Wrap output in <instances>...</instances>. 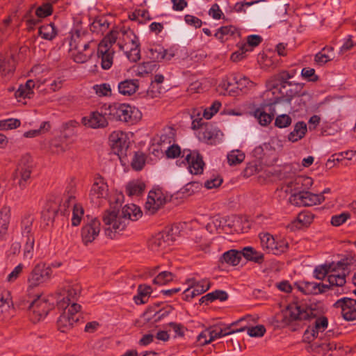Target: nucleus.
I'll list each match as a JSON object with an SVG mask.
<instances>
[{
	"label": "nucleus",
	"mask_w": 356,
	"mask_h": 356,
	"mask_svg": "<svg viewBox=\"0 0 356 356\" xmlns=\"http://www.w3.org/2000/svg\"><path fill=\"white\" fill-rule=\"evenodd\" d=\"M120 207L121 204L116 202L115 205L111 206L102 216V221L107 227L105 234L111 238H113V232L115 233L125 229L130 220H137L142 216V211L135 204H132V207L124 206L121 211Z\"/></svg>",
	"instance_id": "f257e3e1"
},
{
	"label": "nucleus",
	"mask_w": 356,
	"mask_h": 356,
	"mask_svg": "<svg viewBox=\"0 0 356 356\" xmlns=\"http://www.w3.org/2000/svg\"><path fill=\"white\" fill-rule=\"evenodd\" d=\"M294 74V72L282 71L266 81L267 88L269 90H273V95L275 93L279 95L273 99H270L273 104L289 106L294 97L300 96L299 92L302 86L289 81L293 77Z\"/></svg>",
	"instance_id": "f03ea898"
},
{
	"label": "nucleus",
	"mask_w": 356,
	"mask_h": 356,
	"mask_svg": "<svg viewBox=\"0 0 356 356\" xmlns=\"http://www.w3.org/2000/svg\"><path fill=\"white\" fill-rule=\"evenodd\" d=\"M286 310L288 315L285 316L284 322L290 324L293 321H309L316 318L314 326L312 327V337H318V332H323L328 326V319L321 316L316 318L314 309L307 305H300L298 303L289 304Z\"/></svg>",
	"instance_id": "7ed1b4c3"
},
{
	"label": "nucleus",
	"mask_w": 356,
	"mask_h": 356,
	"mask_svg": "<svg viewBox=\"0 0 356 356\" xmlns=\"http://www.w3.org/2000/svg\"><path fill=\"white\" fill-rule=\"evenodd\" d=\"M355 260L353 257H346L339 261L332 269V272L334 273L328 275L327 281L329 285L319 283L317 294L325 293L331 287L343 286L346 281V277L350 273V266L354 264Z\"/></svg>",
	"instance_id": "20e7f679"
},
{
	"label": "nucleus",
	"mask_w": 356,
	"mask_h": 356,
	"mask_svg": "<svg viewBox=\"0 0 356 356\" xmlns=\"http://www.w3.org/2000/svg\"><path fill=\"white\" fill-rule=\"evenodd\" d=\"M35 168L33 158L29 154L23 155L19 160L13 173V184L21 190L26 188L31 182V174Z\"/></svg>",
	"instance_id": "39448f33"
},
{
	"label": "nucleus",
	"mask_w": 356,
	"mask_h": 356,
	"mask_svg": "<svg viewBox=\"0 0 356 356\" xmlns=\"http://www.w3.org/2000/svg\"><path fill=\"white\" fill-rule=\"evenodd\" d=\"M105 115L109 120L129 124L136 123L140 118V111L128 104L113 103L108 106Z\"/></svg>",
	"instance_id": "423d86ee"
},
{
	"label": "nucleus",
	"mask_w": 356,
	"mask_h": 356,
	"mask_svg": "<svg viewBox=\"0 0 356 356\" xmlns=\"http://www.w3.org/2000/svg\"><path fill=\"white\" fill-rule=\"evenodd\" d=\"M325 199L322 194H315L302 189L291 194L289 202L297 207H312L322 203Z\"/></svg>",
	"instance_id": "0eeeda50"
},
{
	"label": "nucleus",
	"mask_w": 356,
	"mask_h": 356,
	"mask_svg": "<svg viewBox=\"0 0 356 356\" xmlns=\"http://www.w3.org/2000/svg\"><path fill=\"white\" fill-rule=\"evenodd\" d=\"M28 303L30 319L34 323L44 318L53 307L46 299L41 298L39 296Z\"/></svg>",
	"instance_id": "6e6552de"
},
{
	"label": "nucleus",
	"mask_w": 356,
	"mask_h": 356,
	"mask_svg": "<svg viewBox=\"0 0 356 356\" xmlns=\"http://www.w3.org/2000/svg\"><path fill=\"white\" fill-rule=\"evenodd\" d=\"M101 230V222L97 218H90L86 216L83 219V225L81 229V236L83 243L88 245L93 242L99 236Z\"/></svg>",
	"instance_id": "1a4fd4ad"
},
{
	"label": "nucleus",
	"mask_w": 356,
	"mask_h": 356,
	"mask_svg": "<svg viewBox=\"0 0 356 356\" xmlns=\"http://www.w3.org/2000/svg\"><path fill=\"white\" fill-rule=\"evenodd\" d=\"M254 83L245 76L239 74H232L227 82H224L222 87L225 90L229 91L233 95H238V90L246 92L247 90L253 87Z\"/></svg>",
	"instance_id": "9d476101"
},
{
	"label": "nucleus",
	"mask_w": 356,
	"mask_h": 356,
	"mask_svg": "<svg viewBox=\"0 0 356 356\" xmlns=\"http://www.w3.org/2000/svg\"><path fill=\"white\" fill-rule=\"evenodd\" d=\"M276 104L272 101L264 102L260 106L256 108L252 113V115L257 120L259 124L261 126H268L273 120L276 113Z\"/></svg>",
	"instance_id": "9b49d317"
},
{
	"label": "nucleus",
	"mask_w": 356,
	"mask_h": 356,
	"mask_svg": "<svg viewBox=\"0 0 356 356\" xmlns=\"http://www.w3.org/2000/svg\"><path fill=\"white\" fill-rule=\"evenodd\" d=\"M52 270L45 264H38L32 270L28 278L30 287H34L50 280Z\"/></svg>",
	"instance_id": "f8f14e48"
},
{
	"label": "nucleus",
	"mask_w": 356,
	"mask_h": 356,
	"mask_svg": "<svg viewBox=\"0 0 356 356\" xmlns=\"http://www.w3.org/2000/svg\"><path fill=\"white\" fill-rule=\"evenodd\" d=\"M81 291V286L79 284H69L59 292L58 298H60L62 296L63 297L58 302V306L60 308H67L71 302L77 300Z\"/></svg>",
	"instance_id": "ddd939ff"
},
{
	"label": "nucleus",
	"mask_w": 356,
	"mask_h": 356,
	"mask_svg": "<svg viewBox=\"0 0 356 356\" xmlns=\"http://www.w3.org/2000/svg\"><path fill=\"white\" fill-rule=\"evenodd\" d=\"M165 203L166 197H164L161 191H151L149 193L147 200L145 205V209L148 214L154 215Z\"/></svg>",
	"instance_id": "4468645a"
},
{
	"label": "nucleus",
	"mask_w": 356,
	"mask_h": 356,
	"mask_svg": "<svg viewBox=\"0 0 356 356\" xmlns=\"http://www.w3.org/2000/svg\"><path fill=\"white\" fill-rule=\"evenodd\" d=\"M336 308H341V316L347 321L356 319V308L353 306V299L343 297L337 300L333 305Z\"/></svg>",
	"instance_id": "2eb2a0df"
},
{
	"label": "nucleus",
	"mask_w": 356,
	"mask_h": 356,
	"mask_svg": "<svg viewBox=\"0 0 356 356\" xmlns=\"http://www.w3.org/2000/svg\"><path fill=\"white\" fill-rule=\"evenodd\" d=\"M186 152L188 154L186 155L185 160L188 165L190 172L193 175L202 174L204 166L202 155L198 152H192L186 149L184 150L183 154H184Z\"/></svg>",
	"instance_id": "dca6fc26"
},
{
	"label": "nucleus",
	"mask_w": 356,
	"mask_h": 356,
	"mask_svg": "<svg viewBox=\"0 0 356 356\" xmlns=\"http://www.w3.org/2000/svg\"><path fill=\"white\" fill-rule=\"evenodd\" d=\"M110 145L115 154L121 156L126 154L128 148L127 143L123 133L113 132L109 136Z\"/></svg>",
	"instance_id": "f3484780"
},
{
	"label": "nucleus",
	"mask_w": 356,
	"mask_h": 356,
	"mask_svg": "<svg viewBox=\"0 0 356 356\" xmlns=\"http://www.w3.org/2000/svg\"><path fill=\"white\" fill-rule=\"evenodd\" d=\"M81 122L85 126L93 129L104 128L108 125L105 116L97 111L92 112L89 116L83 117Z\"/></svg>",
	"instance_id": "a211bd4d"
},
{
	"label": "nucleus",
	"mask_w": 356,
	"mask_h": 356,
	"mask_svg": "<svg viewBox=\"0 0 356 356\" xmlns=\"http://www.w3.org/2000/svg\"><path fill=\"white\" fill-rule=\"evenodd\" d=\"M74 193V186L72 184L69 185L67 187L65 193L63 194L62 202L60 203L58 207V211L61 213V214L65 215L70 207L72 206V208H74V204H78L76 203V197Z\"/></svg>",
	"instance_id": "6ab92c4d"
},
{
	"label": "nucleus",
	"mask_w": 356,
	"mask_h": 356,
	"mask_svg": "<svg viewBox=\"0 0 356 356\" xmlns=\"http://www.w3.org/2000/svg\"><path fill=\"white\" fill-rule=\"evenodd\" d=\"M107 191L108 186L104 182L103 177L97 174L95 177V182L90 191V195L97 198H102L106 195Z\"/></svg>",
	"instance_id": "aec40b11"
},
{
	"label": "nucleus",
	"mask_w": 356,
	"mask_h": 356,
	"mask_svg": "<svg viewBox=\"0 0 356 356\" xmlns=\"http://www.w3.org/2000/svg\"><path fill=\"white\" fill-rule=\"evenodd\" d=\"M220 134V130L211 124H206L202 128L201 140L209 145H215Z\"/></svg>",
	"instance_id": "412c9836"
},
{
	"label": "nucleus",
	"mask_w": 356,
	"mask_h": 356,
	"mask_svg": "<svg viewBox=\"0 0 356 356\" xmlns=\"http://www.w3.org/2000/svg\"><path fill=\"white\" fill-rule=\"evenodd\" d=\"M174 56V54H168L167 49L161 45H155L149 49V58L155 63L165 58L170 60Z\"/></svg>",
	"instance_id": "4be33fe9"
},
{
	"label": "nucleus",
	"mask_w": 356,
	"mask_h": 356,
	"mask_svg": "<svg viewBox=\"0 0 356 356\" xmlns=\"http://www.w3.org/2000/svg\"><path fill=\"white\" fill-rule=\"evenodd\" d=\"M139 88L138 79H126L119 83V92L123 95L130 96L134 94Z\"/></svg>",
	"instance_id": "5701e85b"
},
{
	"label": "nucleus",
	"mask_w": 356,
	"mask_h": 356,
	"mask_svg": "<svg viewBox=\"0 0 356 356\" xmlns=\"http://www.w3.org/2000/svg\"><path fill=\"white\" fill-rule=\"evenodd\" d=\"M34 87L35 81L32 79H29L28 81H26L25 84L19 85L18 89L15 92V98H32L34 94V92L33 90Z\"/></svg>",
	"instance_id": "b1692460"
},
{
	"label": "nucleus",
	"mask_w": 356,
	"mask_h": 356,
	"mask_svg": "<svg viewBox=\"0 0 356 356\" xmlns=\"http://www.w3.org/2000/svg\"><path fill=\"white\" fill-rule=\"evenodd\" d=\"M113 50L98 47L97 56L99 58H101L102 69L108 70L111 67L113 63Z\"/></svg>",
	"instance_id": "393cba45"
},
{
	"label": "nucleus",
	"mask_w": 356,
	"mask_h": 356,
	"mask_svg": "<svg viewBox=\"0 0 356 356\" xmlns=\"http://www.w3.org/2000/svg\"><path fill=\"white\" fill-rule=\"evenodd\" d=\"M35 218L31 214L24 215L21 220V233L23 237L26 238L34 237L33 232V223Z\"/></svg>",
	"instance_id": "a878e982"
},
{
	"label": "nucleus",
	"mask_w": 356,
	"mask_h": 356,
	"mask_svg": "<svg viewBox=\"0 0 356 356\" xmlns=\"http://www.w3.org/2000/svg\"><path fill=\"white\" fill-rule=\"evenodd\" d=\"M307 131V124L303 121H299L296 123L293 130L288 135V139L293 143L297 142L305 137Z\"/></svg>",
	"instance_id": "bb28decb"
},
{
	"label": "nucleus",
	"mask_w": 356,
	"mask_h": 356,
	"mask_svg": "<svg viewBox=\"0 0 356 356\" xmlns=\"http://www.w3.org/2000/svg\"><path fill=\"white\" fill-rule=\"evenodd\" d=\"M241 258V251L232 249L223 253L219 261L222 264L226 263L232 266H236L240 263Z\"/></svg>",
	"instance_id": "cd10ccee"
},
{
	"label": "nucleus",
	"mask_w": 356,
	"mask_h": 356,
	"mask_svg": "<svg viewBox=\"0 0 356 356\" xmlns=\"http://www.w3.org/2000/svg\"><path fill=\"white\" fill-rule=\"evenodd\" d=\"M9 292L0 293V320L3 321L10 316V303L12 302L8 298Z\"/></svg>",
	"instance_id": "c85d7f7f"
},
{
	"label": "nucleus",
	"mask_w": 356,
	"mask_h": 356,
	"mask_svg": "<svg viewBox=\"0 0 356 356\" xmlns=\"http://www.w3.org/2000/svg\"><path fill=\"white\" fill-rule=\"evenodd\" d=\"M64 309V312L57 321L58 328L62 332H67L72 327L74 323L78 321V318H73L74 317L66 313V308Z\"/></svg>",
	"instance_id": "c756f323"
},
{
	"label": "nucleus",
	"mask_w": 356,
	"mask_h": 356,
	"mask_svg": "<svg viewBox=\"0 0 356 356\" xmlns=\"http://www.w3.org/2000/svg\"><path fill=\"white\" fill-rule=\"evenodd\" d=\"M228 299V294L226 291L222 290H216L213 292L209 293L205 296H202L199 300L200 305L205 303L208 305L209 302H212L216 300H219L220 301H225Z\"/></svg>",
	"instance_id": "7c9ffc66"
},
{
	"label": "nucleus",
	"mask_w": 356,
	"mask_h": 356,
	"mask_svg": "<svg viewBox=\"0 0 356 356\" xmlns=\"http://www.w3.org/2000/svg\"><path fill=\"white\" fill-rule=\"evenodd\" d=\"M287 13V5L278 3L274 6L269 13V19L270 20H278L280 22L285 21Z\"/></svg>",
	"instance_id": "2f4dec72"
},
{
	"label": "nucleus",
	"mask_w": 356,
	"mask_h": 356,
	"mask_svg": "<svg viewBox=\"0 0 356 356\" xmlns=\"http://www.w3.org/2000/svg\"><path fill=\"white\" fill-rule=\"evenodd\" d=\"M241 256L247 260L254 261L257 264H261L264 261V254L256 251L253 248L247 246L241 251Z\"/></svg>",
	"instance_id": "473e14b6"
},
{
	"label": "nucleus",
	"mask_w": 356,
	"mask_h": 356,
	"mask_svg": "<svg viewBox=\"0 0 356 356\" xmlns=\"http://www.w3.org/2000/svg\"><path fill=\"white\" fill-rule=\"evenodd\" d=\"M57 34V29L54 23L42 25L38 29V35L47 40H52Z\"/></svg>",
	"instance_id": "72a5a7b5"
},
{
	"label": "nucleus",
	"mask_w": 356,
	"mask_h": 356,
	"mask_svg": "<svg viewBox=\"0 0 356 356\" xmlns=\"http://www.w3.org/2000/svg\"><path fill=\"white\" fill-rule=\"evenodd\" d=\"M130 33L134 35V39H131V42L134 45L130 51L126 52L127 58L133 63H136L140 59V43L138 42V37L134 35L133 31H129Z\"/></svg>",
	"instance_id": "f704fd0d"
},
{
	"label": "nucleus",
	"mask_w": 356,
	"mask_h": 356,
	"mask_svg": "<svg viewBox=\"0 0 356 356\" xmlns=\"http://www.w3.org/2000/svg\"><path fill=\"white\" fill-rule=\"evenodd\" d=\"M151 293L152 288L150 286L140 284L138 286V294L134 297L136 304L140 305L146 303Z\"/></svg>",
	"instance_id": "c9c22d12"
},
{
	"label": "nucleus",
	"mask_w": 356,
	"mask_h": 356,
	"mask_svg": "<svg viewBox=\"0 0 356 356\" xmlns=\"http://www.w3.org/2000/svg\"><path fill=\"white\" fill-rule=\"evenodd\" d=\"M224 325L222 323L213 325L208 327L209 339L208 341H204V343H210L211 341L216 339L225 337V334L222 331V327Z\"/></svg>",
	"instance_id": "e433bc0d"
},
{
	"label": "nucleus",
	"mask_w": 356,
	"mask_h": 356,
	"mask_svg": "<svg viewBox=\"0 0 356 356\" xmlns=\"http://www.w3.org/2000/svg\"><path fill=\"white\" fill-rule=\"evenodd\" d=\"M159 65L151 60V61L143 62L137 66L136 73L138 76H143L145 74L152 73L156 70Z\"/></svg>",
	"instance_id": "4c0bfd02"
},
{
	"label": "nucleus",
	"mask_w": 356,
	"mask_h": 356,
	"mask_svg": "<svg viewBox=\"0 0 356 356\" xmlns=\"http://www.w3.org/2000/svg\"><path fill=\"white\" fill-rule=\"evenodd\" d=\"M145 185L143 182L131 181L126 186V193L129 196L140 195L143 193Z\"/></svg>",
	"instance_id": "58836bf2"
},
{
	"label": "nucleus",
	"mask_w": 356,
	"mask_h": 356,
	"mask_svg": "<svg viewBox=\"0 0 356 356\" xmlns=\"http://www.w3.org/2000/svg\"><path fill=\"white\" fill-rule=\"evenodd\" d=\"M118 32L117 31L112 30L109 31L99 42L98 47L111 49L113 44L115 43L118 39Z\"/></svg>",
	"instance_id": "ea45409f"
},
{
	"label": "nucleus",
	"mask_w": 356,
	"mask_h": 356,
	"mask_svg": "<svg viewBox=\"0 0 356 356\" xmlns=\"http://www.w3.org/2000/svg\"><path fill=\"white\" fill-rule=\"evenodd\" d=\"M175 275L167 270L159 273L153 280V284L157 285H165L172 282L175 278Z\"/></svg>",
	"instance_id": "a19ab883"
},
{
	"label": "nucleus",
	"mask_w": 356,
	"mask_h": 356,
	"mask_svg": "<svg viewBox=\"0 0 356 356\" xmlns=\"http://www.w3.org/2000/svg\"><path fill=\"white\" fill-rule=\"evenodd\" d=\"M298 289L305 294H317L319 284L315 282H301L296 284Z\"/></svg>",
	"instance_id": "79ce46f5"
},
{
	"label": "nucleus",
	"mask_w": 356,
	"mask_h": 356,
	"mask_svg": "<svg viewBox=\"0 0 356 356\" xmlns=\"http://www.w3.org/2000/svg\"><path fill=\"white\" fill-rule=\"evenodd\" d=\"M53 12V3L47 2L43 3L41 6H38L35 13L38 18L42 19L51 15Z\"/></svg>",
	"instance_id": "37998d69"
},
{
	"label": "nucleus",
	"mask_w": 356,
	"mask_h": 356,
	"mask_svg": "<svg viewBox=\"0 0 356 356\" xmlns=\"http://www.w3.org/2000/svg\"><path fill=\"white\" fill-rule=\"evenodd\" d=\"M261 243L264 249H266L269 252H273L275 247V240L272 235L265 233L260 236Z\"/></svg>",
	"instance_id": "c03bdc74"
},
{
	"label": "nucleus",
	"mask_w": 356,
	"mask_h": 356,
	"mask_svg": "<svg viewBox=\"0 0 356 356\" xmlns=\"http://www.w3.org/2000/svg\"><path fill=\"white\" fill-rule=\"evenodd\" d=\"M245 154L238 149L231 151L227 155V161L230 165H236L243 161Z\"/></svg>",
	"instance_id": "a18cd8bd"
},
{
	"label": "nucleus",
	"mask_w": 356,
	"mask_h": 356,
	"mask_svg": "<svg viewBox=\"0 0 356 356\" xmlns=\"http://www.w3.org/2000/svg\"><path fill=\"white\" fill-rule=\"evenodd\" d=\"M226 225L227 220L225 218H220L218 216L213 218L212 220L208 223L207 225V229L211 232H213V227H214L216 230L218 231L219 229H223ZM227 226L231 227L229 224H227Z\"/></svg>",
	"instance_id": "49530a36"
},
{
	"label": "nucleus",
	"mask_w": 356,
	"mask_h": 356,
	"mask_svg": "<svg viewBox=\"0 0 356 356\" xmlns=\"http://www.w3.org/2000/svg\"><path fill=\"white\" fill-rule=\"evenodd\" d=\"M84 210L81 204H74L72 209V225L78 226L81 221V218L83 216Z\"/></svg>",
	"instance_id": "de8ad7c7"
},
{
	"label": "nucleus",
	"mask_w": 356,
	"mask_h": 356,
	"mask_svg": "<svg viewBox=\"0 0 356 356\" xmlns=\"http://www.w3.org/2000/svg\"><path fill=\"white\" fill-rule=\"evenodd\" d=\"M145 163V155L143 152H136L131 161V167L134 170H141Z\"/></svg>",
	"instance_id": "09e8293b"
},
{
	"label": "nucleus",
	"mask_w": 356,
	"mask_h": 356,
	"mask_svg": "<svg viewBox=\"0 0 356 356\" xmlns=\"http://www.w3.org/2000/svg\"><path fill=\"white\" fill-rule=\"evenodd\" d=\"M149 247L153 251H158L161 248H164L165 245L164 244V239L162 234L159 233L155 236L152 237L149 241Z\"/></svg>",
	"instance_id": "8fccbe9b"
},
{
	"label": "nucleus",
	"mask_w": 356,
	"mask_h": 356,
	"mask_svg": "<svg viewBox=\"0 0 356 356\" xmlns=\"http://www.w3.org/2000/svg\"><path fill=\"white\" fill-rule=\"evenodd\" d=\"M330 49V48H323L321 51L315 55L314 60L319 65H323L328 61L333 60L334 56L331 54H327L326 50Z\"/></svg>",
	"instance_id": "3c124183"
},
{
	"label": "nucleus",
	"mask_w": 356,
	"mask_h": 356,
	"mask_svg": "<svg viewBox=\"0 0 356 356\" xmlns=\"http://www.w3.org/2000/svg\"><path fill=\"white\" fill-rule=\"evenodd\" d=\"M236 31V29L234 26H221L215 33L214 36L218 40L223 41L225 35H233Z\"/></svg>",
	"instance_id": "603ef678"
},
{
	"label": "nucleus",
	"mask_w": 356,
	"mask_h": 356,
	"mask_svg": "<svg viewBox=\"0 0 356 356\" xmlns=\"http://www.w3.org/2000/svg\"><path fill=\"white\" fill-rule=\"evenodd\" d=\"M292 122L291 118L287 114L279 115L275 120V126L282 129L288 127Z\"/></svg>",
	"instance_id": "864d4df0"
},
{
	"label": "nucleus",
	"mask_w": 356,
	"mask_h": 356,
	"mask_svg": "<svg viewBox=\"0 0 356 356\" xmlns=\"http://www.w3.org/2000/svg\"><path fill=\"white\" fill-rule=\"evenodd\" d=\"M332 265H321L315 268L314 274V277L318 280H323L327 274L332 271Z\"/></svg>",
	"instance_id": "5fc2aeb1"
},
{
	"label": "nucleus",
	"mask_w": 356,
	"mask_h": 356,
	"mask_svg": "<svg viewBox=\"0 0 356 356\" xmlns=\"http://www.w3.org/2000/svg\"><path fill=\"white\" fill-rule=\"evenodd\" d=\"M222 104L221 102L216 100L212 104L204 111L203 116L205 119H211L220 109Z\"/></svg>",
	"instance_id": "6e6d98bb"
},
{
	"label": "nucleus",
	"mask_w": 356,
	"mask_h": 356,
	"mask_svg": "<svg viewBox=\"0 0 356 356\" xmlns=\"http://www.w3.org/2000/svg\"><path fill=\"white\" fill-rule=\"evenodd\" d=\"M96 94L99 97L110 96L111 88L108 83L96 84L93 86Z\"/></svg>",
	"instance_id": "4d7b16f0"
},
{
	"label": "nucleus",
	"mask_w": 356,
	"mask_h": 356,
	"mask_svg": "<svg viewBox=\"0 0 356 356\" xmlns=\"http://www.w3.org/2000/svg\"><path fill=\"white\" fill-rule=\"evenodd\" d=\"M245 327V330H248V335L252 337H262L266 332V328L262 325H258L254 327Z\"/></svg>",
	"instance_id": "13d9d810"
},
{
	"label": "nucleus",
	"mask_w": 356,
	"mask_h": 356,
	"mask_svg": "<svg viewBox=\"0 0 356 356\" xmlns=\"http://www.w3.org/2000/svg\"><path fill=\"white\" fill-rule=\"evenodd\" d=\"M252 50V49L247 48L246 44H243L238 51L232 54L230 58L233 62H238L246 56V52Z\"/></svg>",
	"instance_id": "bf43d9fd"
},
{
	"label": "nucleus",
	"mask_w": 356,
	"mask_h": 356,
	"mask_svg": "<svg viewBox=\"0 0 356 356\" xmlns=\"http://www.w3.org/2000/svg\"><path fill=\"white\" fill-rule=\"evenodd\" d=\"M350 218V214L348 212H343L339 215L333 216L331 218V224L333 226L338 227L344 223Z\"/></svg>",
	"instance_id": "052dcab7"
},
{
	"label": "nucleus",
	"mask_w": 356,
	"mask_h": 356,
	"mask_svg": "<svg viewBox=\"0 0 356 356\" xmlns=\"http://www.w3.org/2000/svg\"><path fill=\"white\" fill-rule=\"evenodd\" d=\"M302 76L308 81L316 82L318 76L315 74V70L310 67H304L301 71Z\"/></svg>",
	"instance_id": "680f3d73"
},
{
	"label": "nucleus",
	"mask_w": 356,
	"mask_h": 356,
	"mask_svg": "<svg viewBox=\"0 0 356 356\" xmlns=\"http://www.w3.org/2000/svg\"><path fill=\"white\" fill-rule=\"evenodd\" d=\"M35 244V238L29 237L26 238V243L24 247V257L26 258H32L33 247Z\"/></svg>",
	"instance_id": "e2e57ef3"
},
{
	"label": "nucleus",
	"mask_w": 356,
	"mask_h": 356,
	"mask_svg": "<svg viewBox=\"0 0 356 356\" xmlns=\"http://www.w3.org/2000/svg\"><path fill=\"white\" fill-rule=\"evenodd\" d=\"M193 290L191 291V289H186L184 291V297L183 299L186 301H191L195 297L200 296L203 293V291L195 289V288H193Z\"/></svg>",
	"instance_id": "0e129e2a"
},
{
	"label": "nucleus",
	"mask_w": 356,
	"mask_h": 356,
	"mask_svg": "<svg viewBox=\"0 0 356 356\" xmlns=\"http://www.w3.org/2000/svg\"><path fill=\"white\" fill-rule=\"evenodd\" d=\"M168 158L175 159L181 154V149L178 145H172L165 152Z\"/></svg>",
	"instance_id": "69168bd1"
},
{
	"label": "nucleus",
	"mask_w": 356,
	"mask_h": 356,
	"mask_svg": "<svg viewBox=\"0 0 356 356\" xmlns=\"http://www.w3.org/2000/svg\"><path fill=\"white\" fill-rule=\"evenodd\" d=\"M262 38L259 35H250L247 38V48L248 47H255L262 42Z\"/></svg>",
	"instance_id": "338daca9"
},
{
	"label": "nucleus",
	"mask_w": 356,
	"mask_h": 356,
	"mask_svg": "<svg viewBox=\"0 0 356 356\" xmlns=\"http://www.w3.org/2000/svg\"><path fill=\"white\" fill-rule=\"evenodd\" d=\"M24 266L22 264L17 265L13 270L8 275V282H12L16 280L19 275L22 273Z\"/></svg>",
	"instance_id": "774afa93"
}]
</instances>
